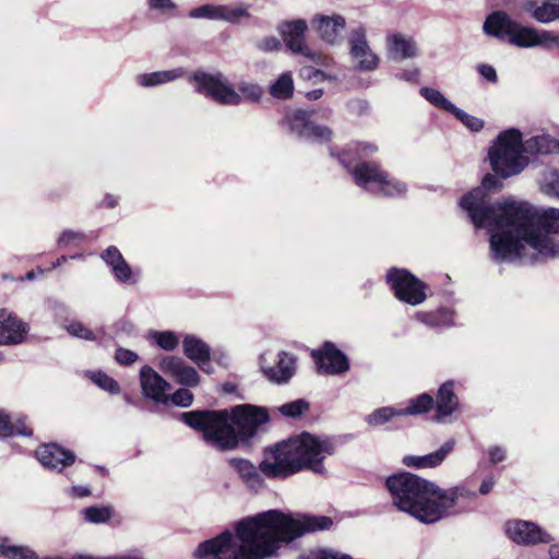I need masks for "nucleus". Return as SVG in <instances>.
<instances>
[{
	"instance_id": "32",
	"label": "nucleus",
	"mask_w": 559,
	"mask_h": 559,
	"mask_svg": "<svg viewBox=\"0 0 559 559\" xmlns=\"http://www.w3.org/2000/svg\"><path fill=\"white\" fill-rule=\"evenodd\" d=\"M401 416H403L402 407L385 406L374 409L365 418V420L369 426L378 427Z\"/></svg>"
},
{
	"instance_id": "42",
	"label": "nucleus",
	"mask_w": 559,
	"mask_h": 559,
	"mask_svg": "<svg viewBox=\"0 0 559 559\" xmlns=\"http://www.w3.org/2000/svg\"><path fill=\"white\" fill-rule=\"evenodd\" d=\"M451 114L473 132H478L484 128V121L481 119L465 112L456 106Z\"/></svg>"
},
{
	"instance_id": "46",
	"label": "nucleus",
	"mask_w": 559,
	"mask_h": 559,
	"mask_svg": "<svg viewBox=\"0 0 559 559\" xmlns=\"http://www.w3.org/2000/svg\"><path fill=\"white\" fill-rule=\"evenodd\" d=\"M67 331L79 338L87 340V341H94L96 338V335L93 331L87 329L83 323L81 322H71L69 325H67Z\"/></svg>"
},
{
	"instance_id": "56",
	"label": "nucleus",
	"mask_w": 559,
	"mask_h": 559,
	"mask_svg": "<svg viewBox=\"0 0 559 559\" xmlns=\"http://www.w3.org/2000/svg\"><path fill=\"white\" fill-rule=\"evenodd\" d=\"M355 151L359 152L360 156L368 157L374 154L378 151V147L371 143H361L357 144Z\"/></svg>"
},
{
	"instance_id": "14",
	"label": "nucleus",
	"mask_w": 559,
	"mask_h": 559,
	"mask_svg": "<svg viewBox=\"0 0 559 559\" xmlns=\"http://www.w3.org/2000/svg\"><path fill=\"white\" fill-rule=\"evenodd\" d=\"M274 365L269 359V354L264 353L260 357V368L263 374L273 383H287L296 371V359L293 355L281 352L273 359Z\"/></svg>"
},
{
	"instance_id": "54",
	"label": "nucleus",
	"mask_w": 559,
	"mask_h": 559,
	"mask_svg": "<svg viewBox=\"0 0 559 559\" xmlns=\"http://www.w3.org/2000/svg\"><path fill=\"white\" fill-rule=\"evenodd\" d=\"M490 462L497 464L506 459V450L501 447H492L488 451Z\"/></svg>"
},
{
	"instance_id": "43",
	"label": "nucleus",
	"mask_w": 559,
	"mask_h": 559,
	"mask_svg": "<svg viewBox=\"0 0 559 559\" xmlns=\"http://www.w3.org/2000/svg\"><path fill=\"white\" fill-rule=\"evenodd\" d=\"M91 379L96 385L109 393L116 394L120 391L118 382L102 371L93 372Z\"/></svg>"
},
{
	"instance_id": "36",
	"label": "nucleus",
	"mask_w": 559,
	"mask_h": 559,
	"mask_svg": "<svg viewBox=\"0 0 559 559\" xmlns=\"http://www.w3.org/2000/svg\"><path fill=\"white\" fill-rule=\"evenodd\" d=\"M420 95L428 100L435 107L442 109L448 112H452L455 108L453 105L440 91L431 88V87H421Z\"/></svg>"
},
{
	"instance_id": "52",
	"label": "nucleus",
	"mask_w": 559,
	"mask_h": 559,
	"mask_svg": "<svg viewBox=\"0 0 559 559\" xmlns=\"http://www.w3.org/2000/svg\"><path fill=\"white\" fill-rule=\"evenodd\" d=\"M301 559H352V557L333 550H320Z\"/></svg>"
},
{
	"instance_id": "57",
	"label": "nucleus",
	"mask_w": 559,
	"mask_h": 559,
	"mask_svg": "<svg viewBox=\"0 0 559 559\" xmlns=\"http://www.w3.org/2000/svg\"><path fill=\"white\" fill-rule=\"evenodd\" d=\"M418 75H419V70L417 68H412V69H407V70H404L401 73H399L397 78L400 80H404L407 82H416L418 79Z\"/></svg>"
},
{
	"instance_id": "33",
	"label": "nucleus",
	"mask_w": 559,
	"mask_h": 559,
	"mask_svg": "<svg viewBox=\"0 0 559 559\" xmlns=\"http://www.w3.org/2000/svg\"><path fill=\"white\" fill-rule=\"evenodd\" d=\"M250 4L238 3L228 4L221 7V21H225L231 24L240 22L242 19H249Z\"/></svg>"
},
{
	"instance_id": "55",
	"label": "nucleus",
	"mask_w": 559,
	"mask_h": 559,
	"mask_svg": "<svg viewBox=\"0 0 559 559\" xmlns=\"http://www.w3.org/2000/svg\"><path fill=\"white\" fill-rule=\"evenodd\" d=\"M479 73L489 82H497L496 70L489 64H481L478 68Z\"/></svg>"
},
{
	"instance_id": "12",
	"label": "nucleus",
	"mask_w": 559,
	"mask_h": 559,
	"mask_svg": "<svg viewBox=\"0 0 559 559\" xmlns=\"http://www.w3.org/2000/svg\"><path fill=\"white\" fill-rule=\"evenodd\" d=\"M504 533L518 545L534 546L549 544L552 537L536 523L524 520H510L504 524Z\"/></svg>"
},
{
	"instance_id": "1",
	"label": "nucleus",
	"mask_w": 559,
	"mask_h": 559,
	"mask_svg": "<svg viewBox=\"0 0 559 559\" xmlns=\"http://www.w3.org/2000/svg\"><path fill=\"white\" fill-rule=\"evenodd\" d=\"M498 179L487 174L480 187L465 194L460 202L472 223L491 233L490 255L497 262H538L559 258V209L538 210L525 202L491 203L487 191Z\"/></svg>"
},
{
	"instance_id": "26",
	"label": "nucleus",
	"mask_w": 559,
	"mask_h": 559,
	"mask_svg": "<svg viewBox=\"0 0 559 559\" xmlns=\"http://www.w3.org/2000/svg\"><path fill=\"white\" fill-rule=\"evenodd\" d=\"M183 74V69L177 68L171 70L139 74L135 78V81L139 85L143 87H153L168 82H173L176 79L181 78Z\"/></svg>"
},
{
	"instance_id": "27",
	"label": "nucleus",
	"mask_w": 559,
	"mask_h": 559,
	"mask_svg": "<svg viewBox=\"0 0 559 559\" xmlns=\"http://www.w3.org/2000/svg\"><path fill=\"white\" fill-rule=\"evenodd\" d=\"M457 397L453 391V382L448 381L443 383L438 391L437 395V413L438 417H445L451 415L457 406Z\"/></svg>"
},
{
	"instance_id": "18",
	"label": "nucleus",
	"mask_w": 559,
	"mask_h": 559,
	"mask_svg": "<svg viewBox=\"0 0 559 559\" xmlns=\"http://www.w3.org/2000/svg\"><path fill=\"white\" fill-rule=\"evenodd\" d=\"M28 333V324L21 321L7 309H0V344L17 345L25 341ZM3 355L0 353V361Z\"/></svg>"
},
{
	"instance_id": "2",
	"label": "nucleus",
	"mask_w": 559,
	"mask_h": 559,
	"mask_svg": "<svg viewBox=\"0 0 559 559\" xmlns=\"http://www.w3.org/2000/svg\"><path fill=\"white\" fill-rule=\"evenodd\" d=\"M329 516L298 515L293 518L278 510H269L247 516L234 524V532L225 530L201 543L194 551L197 559H266L306 533L328 530Z\"/></svg>"
},
{
	"instance_id": "34",
	"label": "nucleus",
	"mask_w": 559,
	"mask_h": 559,
	"mask_svg": "<svg viewBox=\"0 0 559 559\" xmlns=\"http://www.w3.org/2000/svg\"><path fill=\"white\" fill-rule=\"evenodd\" d=\"M294 93V80L290 72H285L270 86V94L275 98L286 99Z\"/></svg>"
},
{
	"instance_id": "30",
	"label": "nucleus",
	"mask_w": 559,
	"mask_h": 559,
	"mask_svg": "<svg viewBox=\"0 0 559 559\" xmlns=\"http://www.w3.org/2000/svg\"><path fill=\"white\" fill-rule=\"evenodd\" d=\"M0 557L7 559H37V555L32 548L12 545L8 538H0Z\"/></svg>"
},
{
	"instance_id": "4",
	"label": "nucleus",
	"mask_w": 559,
	"mask_h": 559,
	"mask_svg": "<svg viewBox=\"0 0 559 559\" xmlns=\"http://www.w3.org/2000/svg\"><path fill=\"white\" fill-rule=\"evenodd\" d=\"M181 418L202 432L207 444L218 451H228L253 437L258 428L269 420V415L263 407L242 404L230 409L187 412L181 414Z\"/></svg>"
},
{
	"instance_id": "13",
	"label": "nucleus",
	"mask_w": 559,
	"mask_h": 559,
	"mask_svg": "<svg viewBox=\"0 0 559 559\" xmlns=\"http://www.w3.org/2000/svg\"><path fill=\"white\" fill-rule=\"evenodd\" d=\"M348 46L352 59L360 71H374L379 67V57L371 50L367 32L362 26L350 31Z\"/></svg>"
},
{
	"instance_id": "38",
	"label": "nucleus",
	"mask_w": 559,
	"mask_h": 559,
	"mask_svg": "<svg viewBox=\"0 0 559 559\" xmlns=\"http://www.w3.org/2000/svg\"><path fill=\"white\" fill-rule=\"evenodd\" d=\"M452 311L449 309H441L436 313L423 314V321L430 326L447 328L453 324Z\"/></svg>"
},
{
	"instance_id": "6",
	"label": "nucleus",
	"mask_w": 559,
	"mask_h": 559,
	"mask_svg": "<svg viewBox=\"0 0 559 559\" xmlns=\"http://www.w3.org/2000/svg\"><path fill=\"white\" fill-rule=\"evenodd\" d=\"M484 33L493 36L500 40L521 47L532 48L542 47L552 50L559 47V35L534 27L524 26L512 20L502 11L492 12L487 16L483 25Z\"/></svg>"
},
{
	"instance_id": "51",
	"label": "nucleus",
	"mask_w": 559,
	"mask_h": 559,
	"mask_svg": "<svg viewBox=\"0 0 559 559\" xmlns=\"http://www.w3.org/2000/svg\"><path fill=\"white\" fill-rule=\"evenodd\" d=\"M84 240V235L79 231L64 230L58 239L59 246H69L72 243H80Z\"/></svg>"
},
{
	"instance_id": "22",
	"label": "nucleus",
	"mask_w": 559,
	"mask_h": 559,
	"mask_svg": "<svg viewBox=\"0 0 559 559\" xmlns=\"http://www.w3.org/2000/svg\"><path fill=\"white\" fill-rule=\"evenodd\" d=\"M38 461L48 468L62 471L63 467L74 463L72 452L64 450L56 443L45 444L36 451Z\"/></svg>"
},
{
	"instance_id": "28",
	"label": "nucleus",
	"mask_w": 559,
	"mask_h": 559,
	"mask_svg": "<svg viewBox=\"0 0 559 559\" xmlns=\"http://www.w3.org/2000/svg\"><path fill=\"white\" fill-rule=\"evenodd\" d=\"M228 463L248 484V486L254 489L262 486V479L255 466L251 462L245 459H230Z\"/></svg>"
},
{
	"instance_id": "37",
	"label": "nucleus",
	"mask_w": 559,
	"mask_h": 559,
	"mask_svg": "<svg viewBox=\"0 0 559 559\" xmlns=\"http://www.w3.org/2000/svg\"><path fill=\"white\" fill-rule=\"evenodd\" d=\"M433 405V399L429 394H421L418 397L411 400L406 407H402L403 416L419 415L427 413Z\"/></svg>"
},
{
	"instance_id": "7",
	"label": "nucleus",
	"mask_w": 559,
	"mask_h": 559,
	"mask_svg": "<svg viewBox=\"0 0 559 559\" xmlns=\"http://www.w3.org/2000/svg\"><path fill=\"white\" fill-rule=\"evenodd\" d=\"M190 81L193 83L195 92L225 106H238L243 102H259L263 95V88L252 82H240L236 90L221 72L214 74L195 72Z\"/></svg>"
},
{
	"instance_id": "21",
	"label": "nucleus",
	"mask_w": 559,
	"mask_h": 559,
	"mask_svg": "<svg viewBox=\"0 0 559 559\" xmlns=\"http://www.w3.org/2000/svg\"><path fill=\"white\" fill-rule=\"evenodd\" d=\"M388 58L393 61L413 59L418 56L416 40L401 33L389 34L385 39Z\"/></svg>"
},
{
	"instance_id": "16",
	"label": "nucleus",
	"mask_w": 559,
	"mask_h": 559,
	"mask_svg": "<svg viewBox=\"0 0 559 559\" xmlns=\"http://www.w3.org/2000/svg\"><path fill=\"white\" fill-rule=\"evenodd\" d=\"M312 112L297 109L287 116L286 120L292 132L300 138L316 141H329L332 131L323 126H317L310 121Z\"/></svg>"
},
{
	"instance_id": "50",
	"label": "nucleus",
	"mask_w": 559,
	"mask_h": 559,
	"mask_svg": "<svg viewBox=\"0 0 559 559\" xmlns=\"http://www.w3.org/2000/svg\"><path fill=\"white\" fill-rule=\"evenodd\" d=\"M281 46L280 39L274 36L264 37L257 43V48L263 52L277 51Z\"/></svg>"
},
{
	"instance_id": "17",
	"label": "nucleus",
	"mask_w": 559,
	"mask_h": 559,
	"mask_svg": "<svg viewBox=\"0 0 559 559\" xmlns=\"http://www.w3.org/2000/svg\"><path fill=\"white\" fill-rule=\"evenodd\" d=\"M140 383L143 395L156 403L167 404L170 384L152 367L144 366L140 370Z\"/></svg>"
},
{
	"instance_id": "41",
	"label": "nucleus",
	"mask_w": 559,
	"mask_h": 559,
	"mask_svg": "<svg viewBox=\"0 0 559 559\" xmlns=\"http://www.w3.org/2000/svg\"><path fill=\"white\" fill-rule=\"evenodd\" d=\"M221 7L222 5L203 4L191 10L189 16L192 19L221 21Z\"/></svg>"
},
{
	"instance_id": "62",
	"label": "nucleus",
	"mask_w": 559,
	"mask_h": 559,
	"mask_svg": "<svg viewBox=\"0 0 559 559\" xmlns=\"http://www.w3.org/2000/svg\"><path fill=\"white\" fill-rule=\"evenodd\" d=\"M322 95H323V90L318 88V90H313V91L308 92L306 94V97L309 100H317V99L321 98Z\"/></svg>"
},
{
	"instance_id": "19",
	"label": "nucleus",
	"mask_w": 559,
	"mask_h": 559,
	"mask_svg": "<svg viewBox=\"0 0 559 559\" xmlns=\"http://www.w3.org/2000/svg\"><path fill=\"white\" fill-rule=\"evenodd\" d=\"M160 370L185 386H197L200 382L198 371L176 356H164L159 362Z\"/></svg>"
},
{
	"instance_id": "53",
	"label": "nucleus",
	"mask_w": 559,
	"mask_h": 559,
	"mask_svg": "<svg viewBox=\"0 0 559 559\" xmlns=\"http://www.w3.org/2000/svg\"><path fill=\"white\" fill-rule=\"evenodd\" d=\"M72 559H143L138 551H130L124 555L109 557H94L91 555H76Z\"/></svg>"
},
{
	"instance_id": "24",
	"label": "nucleus",
	"mask_w": 559,
	"mask_h": 559,
	"mask_svg": "<svg viewBox=\"0 0 559 559\" xmlns=\"http://www.w3.org/2000/svg\"><path fill=\"white\" fill-rule=\"evenodd\" d=\"M522 8L533 20L542 24L559 20V3L549 0H526Z\"/></svg>"
},
{
	"instance_id": "20",
	"label": "nucleus",
	"mask_w": 559,
	"mask_h": 559,
	"mask_svg": "<svg viewBox=\"0 0 559 559\" xmlns=\"http://www.w3.org/2000/svg\"><path fill=\"white\" fill-rule=\"evenodd\" d=\"M312 27L319 37L330 45H337L342 41V34L345 29V19L342 15L318 14L311 20Z\"/></svg>"
},
{
	"instance_id": "11",
	"label": "nucleus",
	"mask_w": 559,
	"mask_h": 559,
	"mask_svg": "<svg viewBox=\"0 0 559 559\" xmlns=\"http://www.w3.org/2000/svg\"><path fill=\"white\" fill-rule=\"evenodd\" d=\"M386 280L400 300L416 306L426 299L424 283L408 271L393 267L388 272Z\"/></svg>"
},
{
	"instance_id": "49",
	"label": "nucleus",
	"mask_w": 559,
	"mask_h": 559,
	"mask_svg": "<svg viewBox=\"0 0 559 559\" xmlns=\"http://www.w3.org/2000/svg\"><path fill=\"white\" fill-rule=\"evenodd\" d=\"M138 358L139 356L136 353L122 347H119L115 354L116 361L124 366L134 364L138 360Z\"/></svg>"
},
{
	"instance_id": "3",
	"label": "nucleus",
	"mask_w": 559,
	"mask_h": 559,
	"mask_svg": "<svg viewBox=\"0 0 559 559\" xmlns=\"http://www.w3.org/2000/svg\"><path fill=\"white\" fill-rule=\"evenodd\" d=\"M386 487L396 508L421 523H436L455 514L461 500L475 498L476 493L463 487L441 489L436 484L412 473L392 475Z\"/></svg>"
},
{
	"instance_id": "59",
	"label": "nucleus",
	"mask_w": 559,
	"mask_h": 559,
	"mask_svg": "<svg viewBox=\"0 0 559 559\" xmlns=\"http://www.w3.org/2000/svg\"><path fill=\"white\" fill-rule=\"evenodd\" d=\"M495 486V479L492 477L485 478L479 487V493L487 495L489 493Z\"/></svg>"
},
{
	"instance_id": "61",
	"label": "nucleus",
	"mask_w": 559,
	"mask_h": 559,
	"mask_svg": "<svg viewBox=\"0 0 559 559\" xmlns=\"http://www.w3.org/2000/svg\"><path fill=\"white\" fill-rule=\"evenodd\" d=\"M72 491L75 496L78 497H85V496H88L91 493V490L90 488L87 487H82V486H75L72 488Z\"/></svg>"
},
{
	"instance_id": "31",
	"label": "nucleus",
	"mask_w": 559,
	"mask_h": 559,
	"mask_svg": "<svg viewBox=\"0 0 559 559\" xmlns=\"http://www.w3.org/2000/svg\"><path fill=\"white\" fill-rule=\"evenodd\" d=\"M14 433L29 437L32 436L33 430L26 426L24 419L19 418L13 425L9 416L0 412V438H5Z\"/></svg>"
},
{
	"instance_id": "25",
	"label": "nucleus",
	"mask_w": 559,
	"mask_h": 559,
	"mask_svg": "<svg viewBox=\"0 0 559 559\" xmlns=\"http://www.w3.org/2000/svg\"><path fill=\"white\" fill-rule=\"evenodd\" d=\"M183 353L204 372H213V369L210 365V347L202 340L193 335H187L183 340Z\"/></svg>"
},
{
	"instance_id": "45",
	"label": "nucleus",
	"mask_w": 559,
	"mask_h": 559,
	"mask_svg": "<svg viewBox=\"0 0 559 559\" xmlns=\"http://www.w3.org/2000/svg\"><path fill=\"white\" fill-rule=\"evenodd\" d=\"M112 273L117 281L121 283L134 284L138 282L136 273H134L131 270L130 265L126 262V260L122 261L120 264L115 265V267L112 269Z\"/></svg>"
},
{
	"instance_id": "23",
	"label": "nucleus",
	"mask_w": 559,
	"mask_h": 559,
	"mask_svg": "<svg viewBox=\"0 0 559 559\" xmlns=\"http://www.w3.org/2000/svg\"><path fill=\"white\" fill-rule=\"evenodd\" d=\"M454 440H448L437 451L426 455H406L403 457L404 465L414 468H432L440 465L447 455L454 448Z\"/></svg>"
},
{
	"instance_id": "64",
	"label": "nucleus",
	"mask_w": 559,
	"mask_h": 559,
	"mask_svg": "<svg viewBox=\"0 0 559 559\" xmlns=\"http://www.w3.org/2000/svg\"><path fill=\"white\" fill-rule=\"evenodd\" d=\"M106 203L109 207H114L117 204V200L112 195L106 197Z\"/></svg>"
},
{
	"instance_id": "29",
	"label": "nucleus",
	"mask_w": 559,
	"mask_h": 559,
	"mask_svg": "<svg viewBox=\"0 0 559 559\" xmlns=\"http://www.w3.org/2000/svg\"><path fill=\"white\" fill-rule=\"evenodd\" d=\"M522 144L524 152L528 154H550L559 151V141L547 134L533 136Z\"/></svg>"
},
{
	"instance_id": "47",
	"label": "nucleus",
	"mask_w": 559,
	"mask_h": 559,
	"mask_svg": "<svg viewBox=\"0 0 559 559\" xmlns=\"http://www.w3.org/2000/svg\"><path fill=\"white\" fill-rule=\"evenodd\" d=\"M169 402L180 407H189L193 402V394L188 389H179L169 395Z\"/></svg>"
},
{
	"instance_id": "35",
	"label": "nucleus",
	"mask_w": 559,
	"mask_h": 559,
	"mask_svg": "<svg viewBox=\"0 0 559 559\" xmlns=\"http://www.w3.org/2000/svg\"><path fill=\"white\" fill-rule=\"evenodd\" d=\"M540 190L549 195L559 198V171L557 169H545L539 178Z\"/></svg>"
},
{
	"instance_id": "39",
	"label": "nucleus",
	"mask_w": 559,
	"mask_h": 559,
	"mask_svg": "<svg viewBox=\"0 0 559 559\" xmlns=\"http://www.w3.org/2000/svg\"><path fill=\"white\" fill-rule=\"evenodd\" d=\"M84 519L91 523H104L112 516V510L109 507H90L83 511Z\"/></svg>"
},
{
	"instance_id": "5",
	"label": "nucleus",
	"mask_w": 559,
	"mask_h": 559,
	"mask_svg": "<svg viewBox=\"0 0 559 559\" xmlns=\"http://www.w3.org/2000/svg\"><path fill=\"white\" fill-rule=\"evenodd\" d=\"M334 452L332 439L304 432L270 449L260 463V471L270 478H285L305 467L323 474L322 461Z\"/></svg>"
},
{
	"instance_id": "58",
	"label": "nucleus",
	"mask_w": 559,
	"mask_h": 559,
	"mask_svg": "<svg viewBox=\"0 0 559 559\" xmlns=\"http://www.w3.org/2000/svg\"><path fill=\"white\" fill-rule=\"evenodd\" d=\"M150 8L156 10H168L174 8L171 0H147Z\"/></svg>"
},
{
	"instance_id": "10",
	"label": "nucleus",
	"mask_w": 559,
	"mask_h": 559,
	"mask_svg": "<svg viewBox=\"0 0 559 559\" xmlns=\"http://www.w3.org/2000/svg\"><path fill=\"white\" fill-rule=\"evenodd\" d=\"M308 28L305 20H295L284 22L278 26V32L289 50L302 55L317 64L325 66L329 58L318 51L312 50L305 40V34Z\"/></svg>"
},
{
	"instance_id": "9",
	"label": "nucleus",
	"mask_w": 559,
	"mask_h": 559,
	"mask_svg": "<svg viewBox=\"0 0 559 559\" xmlns=\"http://www.w3.org/2000/svg\"><path fill=\"white\" fill-rule=\"evenodd\" d=\"M352 174L358 186L372 193L386 197H396L406 192V185L390 178V176L376 163H359L354 167Z\"/></svg>"
},
{
	"instance_id": "15",
	"label": "nucleus",
	"mask_w": 559,
	"mask_h": 559,
	"mask_svg": "<svg viewBox=\"0 0 559 559\" xmlns=\"http://www.w3.org/2000/svg\"><path fill=\"white\" fill-rule=\"evenodd\" d=\"M311 356L320 373L340 374L349 369L346 356L330 342H325L321 349L312 350Z\"/></svg>"
},
{
	"instance_id": "40",
	"label": "nucleus",
	"mask_w": 559,
	"mask_h": 559,
	"mask_svg": "<svg viewBox=\"0 0 559 559\" xmlns=\"http://www.w3.org/2000/svg\"><path fill=\"white\" fill-rule=\"evenodd\" d=\"M151 338L163 349L173 350L178 344L179 340L174 332L165 331V332H152Z\"/></svg>"
},
{
	"instance_id": "60",
	"label": "nucleus",
	"mask_w": 559,
	"mask_h": 559,
	"mask_svg": "<svg viewBox=\"0 0 559 559\" xmlns=\"http://www.w3.org/2000/svg\"><path fill=\"white\" fill-rule=\"evenodd\" d=\"M304 75H306L309 79H314V80H320V81L325 80L328 78L324 72H322L320 70H312V69H305Z\"/></svg>"
},
{
	"instance_id": "8",
	"label": "nucleus",
	"mask_w": 559,
	"mask_h": 559,
	"mask_svg": "<svg viewBox=\"0 0 559 559\" xmlns=\"http://www.w3.org/2000/svg\"><path fill=\"white\" fill-rule=\"evenodd\" d=\"M521 133L515 130L502 132L489 151V159L493 171L503 178L520 174L527 164Z\"/></svg>"
},
{
	"instance_id": "48",
	"label": "nucleus",
	"mask_w": 559,
	"mask_h": 559,
	"mask_svg": "<svg viewBox=\"0 0 559 559\" xmlns=\"http://www.w3.org/2000/svg\"><path fill=\"white\" fill-rule=\"evenodd\" d=\"M102 259L105 261L107 265L111 267V270L115 267V265H118L122 261H124L121 252L115 246L108 247L102 253Z\"/></svg>"
},
{
	"instance_id": "63",
	"label": "nucleus",
	"mask_w": 559,
	"mask_h": 559,
	"mask_svg": "<svg viewBox=\"0 0 559 559\" xmlns=\"http://www.w3.org/2000/svg\"><path fill=\"white\" fill-rule=\"evenodd\" d=\"M549 556L551 559H559V545H554L549 548Z\"/></svg>"
},
{
	"instance_id": "44",
	"label": "nucleus",
	"mask_w": 559,
	"mask_h": 559,
	"mask_svg": "<svg viewBox=\"0 0 559 559\" xmlns=\"http://www.w3.org/2000/svg\"><path fill=\"white\" fill-rule=\"evenodd\" d=\"M309 408L308 402L305 400H296L282 405L278 411L285 417L296 418Z\"/></svg>"
}]
</instances>
